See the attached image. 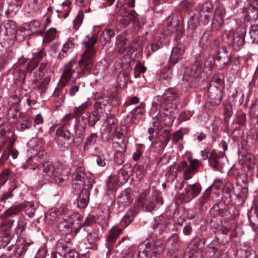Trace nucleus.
I'll return each instance as SVG.
<instances>
[{
  "label": "nucleus",
  "mask_w": 258,
  "mask_h": 258,
  "mask_svg": "<svg viewBox=\"0 0 258 258\" xmlns=\"http://www.w3.org/2000/svg\"><path fill=\"white\" fill-rule=\"evenodd\" d=\"M201 186L198 183L188 184L185 188L184 198L186 201L196 197L201 192Z\"/></svg>",
  "instance_id": "nucleus-16"
},
{
  "label": "nucleus",
  "mask_w": 258,
  "mask_h": 258,
  "mask_svg": "<svg viewBox=\"0 0 258 258\" xmlns=\"http://www.w3.org/2000/svg\"><path fill=\"white\" fill-rule=\"evenodd\" d=\"M212 85L210 86V90H211ZM217 92L215 93H213V92L209 91V97H210V102L213 105H218L220 104L222 100V97L220 93V91L219 89L216 90Z\"/></svg>",
  "instance_id": "nucleus-28"
},
{
  "label": "nucleus",
  "mask_w": 258,
  "mask_h": 258,
  "mask_svg": "<svg viewBox=\"0 0 258 258\" xmlns=\"http://www.w3.org/2000/svg\"><path fill=\"white\" fill-rule=\"evenodd\" d=\"M87 239L90 243L93 244L99 239L98 235L94 231L88 232Z\"/></svg>",
  "instance_id": "nucleus-51"
},
{
  "label": "nucleus",
  "mask_w": 258,
  "mask_h": 258,
  "mask_svg": "<svg viewBox=\"0 0 258 258\" xmlns=\"http://www.w3.org/2000/svg\"><path fill=\"white\" fill-rule=\"evenodd\" d=\"M121 229H114L110 230L107 238V241L110 245H112L116 240L118 236L122 232Z\"/></svg>",
  "instance_id": "nucleus-30"
},
{
  "label": "nucleus",
  "mask_w": 258,
  "mask_h": 258,
  "mask_svg": "<svg viewBox=\"0 0 258 258\" xmlns=\"http://www.w3.org/2000/svg\"><path fill=\"white\" fill-rule=\"evenodd\" d=\"M56 30L54 28H50L45 34V37L49 41H51L54 39L56 35Z\"/></svg>",
  "instance_id": "nucleus-52"
},
{
  "label": "nucleus",
  "mask_w": 258,
  "mask_h": 258,
  "mask_svg": "<svg viewBox=\"0 0 258 258\" xmlns=\"http://www.w3.org/2000/svg\"><path fill=\"white\" fill-rule=\"evenodd\" d=\"M88 103L87 102L82 104L78 107H76L74 109L73 114L74 116H77L82 114L88 107Z\"/></svg>",
  "instance_id": "nucleus-43"
},
{
  "label": "nucleus",
  "mask_w": 258,
  "mask_h": 258,
  "mask_svg": "<svg viewBox=\"0 0 258 258\" xmlns=\"http://www.w3.org/2000/svg\"><path fill=\"white\" fill-rule=\"evenodd\" d=\"M133 211H129V212L122 219V222H124L126 225L130 224L133 221L135 217V214Z\"/></svg>",
  "instance_id": "nucleus-48"
},
{
  "label": "nucleus",
  "mask_w": 258,
  "mask_h": 258,
  "mask_svg": "<svg viewBox=\"0 0 258 258\" xmlns=\"http://www.w3.org/2000/svg\"><path fill=\"white\" fill-rule=\"evenodd\" d=\"M110 99L107 96H100L97 98L94 104V108L98 109L102 113H106V110H110Z\"/></svg>",
  "instance_id": "nucleus-15"
},
{
  "label": "nucleus",
  "mask_w": 258,
  "mask_h": 258,
  "mask_svg": "<svg viewBox=\"0 0 258 258\" xmlns=\"http://www.w3.org/2000/svg\"><path fill=\"white\" fill-rule=\"evenodd\" d=\"M161 137L162 138L161 140V146L164 148L168 143L170 141V134L169 131L167 130H164L161 132L160 135Z\"/></svg>",
  "instance_id": "nucleus-37"
},
{
  "label": "nucleus",
  "mask_w": 258,
  "mask_h": 258,
  "mask_svg": "<svg viewBox=\"0 0 258 258\" xmlns=\"http://www.w3.org/2000/svg\"><path fill=\"white\" fill-rule=\"evenodd\" d=\"M32 125V121L30 120V117L26 115H23L22 117V122L20 124L19 127L20 130L24 131L26 129L30 128Z\"/></svg>",
  "instance_id": "nucleus-35"
},
{
  "label": "nucleus",
  "mask_w": 258,
  "mask_h": 258,
  "mask_svg": "<svg viewBox=\"0 0 258 258\" xmlns=\"http://www.w3.org/2000/svg\"><path fill=\"white\" fill-rule=\"evenodd\" d=\"M247 17L250 21L256 20L258 18V9L254 8H249L247 11Z\"/></svg>",
  "instance_id": "nucleus-39"
},
{
  "label": "nucleus",
  "mask_w": 258,
  "mask_h": 258,
  "mask_svg": "<svg viewBox=\"0 0 258 258\" xmlns=\"http://www.w3.org/2000/svg\"><path fill=\"white\" fill-rule=\"evenodd\" d=\"M5 27V34L6 36H11V38L15 37L17 32V25L16 23L11 20L6 21L4 23Z\"/></svg>",
  "instance_id": "nucleus-24"
},
{
  "label": "nucleus",
  "mask_w": 258,
  "mask_h": 258,
  "mask_svg": "<svg viewBox=\"0 0 258 258\" xmlns=\"http://www.w3.org/2000/svg\"><path fill=\"white\" fill-rule=\"evenodd\" d=\"M88 40L85 41L86 50L79 61L78 71L73 69V61H70L64 67L63 73L61 75V79L66 83L71 79L73 81L80 77L81 74H84L86 71H89L93 66V57L95 54L94 45L96 42V38L95 36H87Z\"/></svg>",
  "instance_id": "nucleus-1"
},
{
  "label": "nucleus",
  "mask_w": 258,
  "mask_h": 258,
  "mask_svg": "<svg viewBox=\"0 0 258 258\" xmlns=\"http://www.w3.org/2000/svg\"><path fill=\"white\" fill-rule=\"evenodd\" d=\"M40 27V23L37 20L31 21L29 25V29L32 33L37 32L39 31Z\"/></svg>",
  "instance_id": "nucleus-47"
},
{
  "label": "nucleus",
  "mask_w": 258,
  "mask_h": 258,
  "mask_svg": "<svg viewBox=\"0 0 258 258\" xmlns=\"http://www.w3.org/2000/svg\"><path fill=\"white\" fill-rule=\"evenodd\" d=\"M246 29L239 26L235 30L225 31L222 35L223 40L231 45L235 50H238L244 43Z\"/></svg>",
  "instance_id": "nucleus-6"
},
{
  "label": "nucleus",
  "mask_w": 258,
  "mask_h": 258,
  "mask_svg": "<svg viewBox=\"0 0 258 258\" xmlns=\"http://www.w3.org/2000/svg\"><path fill=\"white\" fill-rule=\"evenodd\" d=\"M202 72V63L196 61L192 66L186 70L184 73V79L187 81H192L200 77Z\"/></svg>",
  "instance_id": "nucleus-12"
},
{
  "label": "nucleus",
  "mask_w": 258,
  "mask_h": 258,
  "mask_svg": "<svg viewBox=\"0 0 258 258\" xmlns=\"http://www.w3.org/2000/svg\"><path fill=\"white\" fill-rule=\"evenodd\" d=\"M185 48L183 46L180 45L174 48L171 51L170 61L173 63H176L182 57Z\"/></svg>",
  "instance_id": "nucleus-25"
},
{
  "label": "nucleus",
  "mask_w": 258,
  "mask_h": 258,
  "mask_svg": "<svg viewBox=\"0 0 258 258\" xmlns=\"http://www.w3.org/2000/svg\"><path fill=\"white\" fill-rule=\"evenodd\" d=\"M75 47V44L74 42V39L70 38L63 44L61 51L59 53L58 57L61 58L68 56L74 51Z\"/></svg>",
  "instance_id": "nucleus-20"
},
{
  "label": "nucleus",
  "mask_w": 258,
  "mask_h": 258,
  "mask_svg": "<svg viewBox=\"0 0 258 258\" xmlns=\"http://www.w3.org/2000/svg\"><path fill=\"white\" fill-rule=\"evenodd\" d=\"M14 79L17 83L23 82L25 79L26 71L21 68H17L14 72Z\"/></svg>",
  "instance_id": "nucleus-31"
},
{
  "label": "nucleus",
  "mask_w": 258,
  "mask_h": 258,
  "mask_svg": "<svg viewBox=\"0 0 258 258\" xmlns=\"http://www.w3.org/2000/svg\"><path fill=\"white\" fill-rule=\"evenodd\" d=\"M143 246H145L146 249L139 252V258H157L165 250V246L159 239H147L140 245Z\"/></svg>",
  "instance_id": "nucleus-5"
},
{
  "label": "nucleus",
  "mask_w": 258,
  "mask_h": 258,
  "mask_svg": "<svg viewBox=\"0 0 258 258\" xmlns=\"http://www.w3.org/2000/svg\"><path fill=\"white\" fill-rule=\"evenodd\" d=\"M181 10L187 11L190 10L192 7V4L187 0L182 1L179 5Z\"/></svg>",
  "instance_id": "nucleus-57"
},
{
  "label": "nucleus",
  "mask_w": 258,
  "mask_h": 258,
  "mask_svg": "<svg viewBox=\"0 0 258 258\" xmlns=\"http://www.w3.org/2000/svg\"><path fill=\"white\" fill-rule=\"evenodd\" d=\"M230 53L225 48H222L214 59L216 66L220 68H224L230 60Z\"/></svg>",
  "instance_id": "nucleus-13"
},
{
  "label": "nucleus",
  "mask_w": 258,
  "mask_h": 258,
  "mask_svg": "<svg viewBox=\"0 0 258 258\" xmlns=\"http://www.w3.org/2000/svg\"><path fill=\"white\" fill-rule=\"evenodd\" d=\"M239 159L242 162L249 165L254 164L255 163V157L250 154H239Z\"/></svg>",
  "instance_id": "nucleus-32"
},
{
  "label": "nucleus",
  "mask_w": 258,
  "mask_h": 258,
  "mask_svg": "<svg viewBox=\"0 0 258 258\" xmlns=\"http://www.w3.org/2000/svg\"><path fill=\"white\" fill-rule=\"evenodd\" d=\"M98 139V136L96 133H92L87 139L86 145H94Z\"/></svg>",
  "instance_id": "nucleus-54"
},
{
  "label": "nucleus",
  "mask_w": 258,
  "mask_h": 258,
  "mask_svg": "<svg viewBox=\"0 0 258 258\" xmlns=\"http://www.w3.org/2000/svg\"><path fill=\"white\" fill-rule=\"evenodd\" d=\"M204 244V242L200 238H194L188 246V250L186 251L185 255L188 256L189 258L203 256L202 253Z\"/></svg>",
  "instance_id": "nucleus-10"
},
{
  "label": "nucleus",
  "mask_w": 258,
  "mask_h": 258,
  "mask_svg": "<svg viewBox=\"0 0 258 258\" xmlns=\"http://www.w3.org/2000/svg\"><path fill=\"white\" fill-rule=\"evenodd\" d=\"M41 154L39 153L37 155L30 157L27 161L28 168L33 170H37L38 172L41 171V166L39 161V157Z\"/></svg>",
  "instance_id": "nucleus-21"
},
{
  "label": "nucleus",
  "mask_w": 258,
  "mask_h": 258,
  "mask_svg": "<svg viewBox=\"0 0 258 258\" xmlns=\"http://www.w3.org/2000/svg\"><path fill=\"white\" fill-rule=\"evenodd\" d=\"M11 174V171L9 168H6L0 174V182L4 184L8 179Z\"/></svg>",
  "instance_id": "nucleus-44"
},
{
  "label": "nucleus",
  "mask_w": 258,
  "mask_h": 258,
  "mask_svg": "<svg viewBox=\"0 0 258 258\" xmlns=\"http://www.w3.org/2000/svg\"><path fill=\"white\" fill-rule=\"evenodd\" d=\"M104 62H105V61L104 62L100 61L96 65L95 69L98 71V74H103L107 70V67L105 66Z\"/></svg>",
  "instance_id": "nucleus-58"
},
{
  "label": "nucleus",
  "mask_w": 258,
  "mask_h": 258,
  "mask_svg": "<svg viewBox=\"0 0 258 258\" xmlns=\"http://www.w3.org/2000/svg\"><path fill=\"white\" fill-rule=\"evenodd\" d=\"M103 113L99 111L98 109L94 108V110L88 116V121L89 125L94 126L96 122L100 119V116Z\"/></svg>",
  "instance_id": "nucleus-29"
},
{
  "label": "nucleus",
  "mask_w": 258,
  "mask_h": 258,
  "mask_svg": "<svg viewBox=\"0 0 258 258\" xmlns=\"http://www.w3.org/2000/svg\"><path fill=\"white\" fill-rule=\"evenodd\" d=\"M210 38V34L208 33H204L201 37L200 40V44L203 46H204L208 44V41Z\"/></svg>",
  "instance_id": "nucleus-61"
},
{
  "label": "nucleus",
  "mask_w": 258,
  "mask_h": 258,
  "mask_svg": "<svg viewBox=\"0 0 258 258\" xmlns=\"http://www.w3.org/2000/svg\"><path fill=\"white\" fill-rule=\"evenodd\" d=\"M116 45V49L120 53H123L125 51H134L137 49L136 47L130 43L125 34L120 35L117 37Z\"/></svg>",
  "instance_id": "nucleus-11"
},
{
  "label": "nucleus",
  "mask_w": 258,
  "mask_h": 258,
  "mask_svg": "<svg viewBox=\"0 0 258 258\" xmlns=\"http://www.w3.org/2000/svg\"><path fill=\"white\" fill-rule=\"evenodd\" d=\"M133 169L131 165L125 164L118 171L117 175L110 177L106 182L107 189L112 190L114 183L122 185L126 183L130 176L133 174Z\"/></svg>",
  "instance_id": "nucleus-8"
},
{
  "label": "nucleus",
  "mask_w": 258,
  "mask_h": 258,
  "mask_svg": "<svg viewBox=\"0 0 258 258\" xmlns=\"http://www.w3.org/2000/svg\"><path fill=\"white\" fill-rule=\"evenodd\" d=\"M84 117L77 118V123L76 125V130L77 131H80L82 132H84L86 131L87 127V124L85 122H83L80 120H83Z\"/></svg>",
  "instance_id": "nucleus-49"
},
{
  "label": "nucleus",
  "mask_w": 258,
  "mask_h": 258,
  "mask_svg": "<svg viewBox=\"0 0 258 258\" xmlns=\"http://www.w3.org/2000/svg\"><path fill=\"white\" fill-rule=\"evenodd\" d=\"M8 115L10 117L13 119H17L21 115L19 111V106L17 104H14L8 110Z\"/></svg>",
  "instance_id": "nucleus-34"
},
{
  "label": "nucleus",
  "mask_w": 258,
  "mask_h": 258,
  "mask_svg": "<svg viewBox=\"0 0 258 258\" xmlns=\"http://www.w3.org/2000/svg\"><path fill=\"white\" fill-rule=\"evenodd\" d=\"M195 172H196L192 169V168H190L189 166L187 167V168L185 169L183 175L184 179L188 180L190 179Z\"/></svg>",
  "instance_id": "nucleus-55"
},
{
  "label": "nucleus",
  "mask_w": 258,
  "mask_h": 258,
  "mask_svg": "<svg viewBox=\"0 0 258 258\" xmlns=\"http://www.w3.org/2000/svg\"><path fill=\"white\" fill-rule=\"evenodd\" d=\"M38 173L39 178L48 179L51 178L54 179L58 184H62L66 181L69 177L70 172L69 168L60 165L55 167L53 164L46 161L41 166V171Z\"/></svg>",
  "instance_id": "nucleus-3"
},
{
  "label": "nucleus",
  "mask_w": 258,
  "mask_h": 258,
  "mask_svg": "<svg viewBox=\"0 0 258 258\" xmlns=\"http://www.w3.org/2000/svg\"><path fill=\"white\" fill-rule=\"evenodd\" d=\"M78 162L76 160L73 162V166L76 168V173L74 175L73 186L75 190H81L77 205L79 209H84L88 203V189L92 187L93 181L91 178H86L82 162Z\"/></svg>",
  "instance_id": "nucleus-2"
},
{
  "label": "nucleus",
  "mask_w": 258,
  "mask_h": 258,
  "mask_svg": "<svg viewBox=\"0 0 258 258\" xmlns=\"http://www.w3.org/2000/svg\"><path fill=\"white\" fill-rule=\"evenodd\" d=\"M56 248L58 250H67L68 248V243L65 240L60 239L57 242Z\"/></svg>",
  "instance_id": "nucleus-53"
},
{
  "label": "nucleus",
  "mask_w": 258,
  "mask_h": 258,
  "mask_svg": "<svg viewBox=\"0 0 258 258\" xmlns=\"http://www.w3.org/2000/svg\"><path fill=\"white\" fill-rule=\"evenodd\" d=\"M117 122V119L113 115L107 117L101 128V139L102 141L108 142L115 138H121L122 135L116 132Z\"/></svg>",
  "instance_id": "nucleus-7"
},
{
  "label": "nucleus",
  "mask_w": 258,
  "mask_h": 258,
  "mask_svg": "<svg viewBox=\"0 0 258 258\" xmlns=\"http://www.w3.org/2000/svg\"><path fill=\"white\" fill-rule=\"evenodd\" d=\"M125 5H127L131 8L134 7L135 6V0H118L116 7L122 8Z\"/></svg>",
  "instance_id": "nucleus-46"
},
{
  "label": "nucleus",
  "mask_w": 258,
  "mask_h": 258,
  "mask_svg": "<svg viewBox=\"0 0 258 258\" xmlns=\"http://www.w3.org/2000/svg\"><path fill=\"white\" fill-rule=\"evenodd\" d=\"M224 81L222 75H216L213 76L212 80V85L215 87L217 89L223 86Z\"/></svg>",
  "instance_id": "nucleus-38"
},
{
  "label": "nucleus",
  "mask_w": 258,
  "mask_h": 258,
  "mask_svg": "<svg viewBox=\"0 0 258 258\" xmlns=\"http://www.w3.org/2000/svg\"><path fill=\"white\" fill-rule=\"evenodd\" d=\"M83 14L79 13L74 21V26L75 29L77 30L79 28L80 26L83 22Z\"/></svg>",
  "instance_id": "nucleus-56"
},
{
  "label": "nucleus",
  "mask_w": 258,
  "mask_h": 258,
  "mask_svg": "<svg viewBox=\"0 0 258 258\" xmlns=\"http://www.w3.org/2000/svg\"><path fill=\"white\" fill-rule=\"evenodd\" d=\"M117 202L120 205V208H125V206L129 203L126 196L118 197Z\"/></svg>",
  "instance_id": "nucleus-60"
},
{
  "label": "nucleus",
  "mask_w": 258,
  "mask_h": 258,
  "mask_svg": "<svg viewBox=\"0 0 258 258\" xmlns=\"http://www.w3.org/2000/svg\"><path fill=\"white\" fill-rule=\"evenodd\" d=\"M230 232V230L229 228L223 227L221 228L219 231L220 234L222 235H219L218 237V239L219 242L221 243L222 244H225L228 243L232 237V235L230 233L228 235V233Z\"/></svg>",
  "instance_id": "nucleus-27"
},
{
  "label": "nucleus",
  "mask_w": 258,
  "mask_h": 258,
  "mask_svg": "<svg viewBox=\"0 0 258 258\" xmlns=\"http://www.w3.org/2000/svg\"><path fill=\"white\" fill-rule=\"evenodd\" d=\"M96 222L95 217L93 215H89L85 220L83 223V225L84 226H88L92 225L93 223Z\"/></svg>",
  "instance_id": "nucleus-63"
},
{
  "label": "nucleus",
  "mask_w": 258,
  "mask_h": 258,
  "mask_svg": "<svg viewBox=\"0 0 258 258\" xmlns=\"http://www.w3.org/2000/svg\"><path fill=\"white\" fill-rule=\"evenodd\" d=\"M213 10V5L210 2L205 3L200 11V15L201 20L203 23H208L210 19V14L212 13Z\"/></svg>",
  "instance_id": "nucleus-18"
},
{
  "label": "nucleus",
  "mask_w": 258,
  "mask_h": 258,
  "mask_svg": "<svg viewBox=\"0 0 258 258\" xmlns=\"http://www.w3.org/2000/svg\"><path fill=\"white\" fill-rule=\"evenodd\" d=\"M9 5V10L15 11V8L21 7L23 0H7Z\"/></svg>",
  "instance_id": "nucleus-41"
},
{
  "label": "nucleus",
  "mask_w": 258,
  "mask_h": 258,
  "mask_svg": "<svg viewBox=\"0 0 258 258\" xmlns=\"http://www.w3.org/2000/svg\"><path fill=\"white\" fill-rule=\"evenodd\" d=\"M179 99V95L177 93L172 90H167L163 95V99L167 103H175Z\"/></svg>",
  "instance_id": "nucleus-26"
},
{
  "label": "nucleus",
  "mask_w": 258,
  "mask_h": 258,
  "mask_svg": "<svg viewBox=\"0 0 258 258\" xmlns=\"http://www.w3.org/2000/svg\"><path fill=\"white\" fill-rule=\"evenodd\" d=\"M187 24L189 28L192 29L196 28L199 24L198 16L192 13L190 14Z\"/></svg>",
  "instance_id": "nucleus-36"
},
{
  "label": "nucleus",
  "mask_w": 258,
  "mask_h": 258,
  "mask_svg": "<svg viewBox=\"0 0 258 258\" xmlns=\"http://www.w3.org/2000/svg\"><path fill=\"white\" fill-rule=\"evenodd\" d=\"M226 11L222 6L217 7L212 15L210 28L212 31L220 30L223 27Z\"/></svg>",
  "instance_id": "nucleus-9"
},
{
  "label": "nucleus",
  "mask_w": 258,
  "mask_h": 258,
  "mask_svg": "<svg viewBox=\"0 0 258 258\" xmlns=\"http://www.w3.org/2000/svg\"><path fill=\"white\" fill-rule=\"evenodd\" d=\"M43 0H29V6L34 11H37L40 8Z\"/></svg>",
  "instance_id": "nucleus-40"
},
{
  "label": "nucleus",
  "mask_w": 258,
  "mask_h": 258,
  "mask_svg": "<svg viewBox=\"0 0 258 258\" xmlns=\"http://www.w3.org/2000/svg\"><path fill=\"white\" fill-rule=\"evenodd\" d=\"M56 134L58 136V140L62 145L70 143L72 135L69 131L59 129L57 131Z\"/></svg>",
  "instance_id": "nucleus-23"
},
{
  "label": "nucleus",
  "mask_w": 258,
  "mask_h": 258,
  "mask_svg": "<svg viewBox=\"0 0 258 258\" xmlns=\"http://www.w3.org/2000/svg\"><path fill=\"white\" fill-rule=\"evenodd\" d=\"M110 99V106H116L120 103V100L116 94L111 95Z\"/></svg>",
  "instance_id": "nucleus-62"
},
{
  "label": "nucleus",
  "mask_w": 258,
  "mask_h": 258,
  "mask_svg": "<svg viewBox=\"0 0 258 258\" xmlns=\"http://www.w3.org/2000/svg\"><path fill=\"white\" fill-rule=\"evenodd\" d=\"M45 55V53L43 50H40L37 53L33 54V57L24 67L27 69V71H33L37 67L39 62L42 59Z\"/></svg>",
  "instance_id": "nucleus-19"
},
{
  "label": "nucleus",
  "mask_w": 258,
  "mask_h": 258,
  "mask_svg": "<svg viewBox=\"0 0 258 258\" xmlns=\"http://www.w3.org/2000/svg\"><path fill=\"white\" fill-rule=\"evenodd\" d=\"M247 215L250 222L258 223V211H249Z\"/></svg>",
  "instance_id": "nucleus-50"
},
{
  "label": "nucleus",
  "mask_w": 258,
  "mask_h": 258,
  "mask_svg": "<svg viewBox=\"0 0 258 258\" xmlns=\"http://www.w3.org/2000/svg\"><path fill=\"white\" fill-rule=\"evenodd\" d=\"M249 34L252 43L258 42V25H252L249 29Z\"/></svg>",
  "instance_id": "nucleus-33"
},
{
  "label": "nucleus",
  "mask_w": 258,
  "mask_h": 258,
  "mask_svg": "<svg viewBox=\"0 0 258 258\" xmlns=\"http://www.w3.org/2000/svg\"><path fill=\"white\" fill-rule=\"evenodd\" d=\"M56 216V211H47L45 213V217L47 220L53 221L55 219Z\"/></svg>",
  "instance_id": "nucleus-59"
},
{
  "label": "nucleus",
  "mask_w": 258,
  "mask_h": 258,
  "mask_svg": "<svg viewBox=\"0 0 258 258\" xmlns=\"http://www.w3.org/2000/svg\"><path fill=\"white\" fill-rule=\"evenodd\" d=\"M167 21V28L163 32L160 31L154 36V40L152 44L151 48L153 51H156L163 46L162 41V37L170 35L173 32H175L177 37H180L183 33V26L179 22L176 17L173 18L169 17Z\"/></svg>",
  "instance_id": "nucleus-4"
},
{
  "label": "nucleus",
  "mask_w": 258,
  "mask_h": 258,
  "mask_svg": "<svg viewBox=\"0 0 258 258\" xmlns=\"http://www.w3.org/2000/svg\"><path fill=\"white\" fill-rule=\"evenodd\" d=\"M82 219V217L77 212H74L70 215L69 219V222L72 224L77 223L79 224L80 222Z\"/></svg>",
  "instance_id": "nucleus-42"
},
{
  "label": "nucleus",
  "mask_w": 258,
  "mask_h": 258,
  "mask_svg": "<svg viewBox=\"0 0 258 258\" xmlns=\"http://www.w3.org/2000/svg\"><path fill=\"white\" fill-rule=\"evenodd\" d=\"M121 11H123V15L119 20V23L121 27H126L131 21L135 23H138L137 14L134 11H127L125 8H122Z\"/></svg>",
  "instance_id": "nucleus-14"
},
{
  "label": "nucleus",
  "mask_w": 258,
  "mask_h": 258,
  "mask_svg": "<svg viewBox=\"0 0 258 258\" xmlns=\"http://www.w3.org/2000/svg\"><path fill=\"white\" fill-rule=\"evenodd\" d=\"M200 164L201 162L199 160L197 159H191L190 160V164L188 166L196 172L197 168Z\"/></svg>",
  "instance_id": "nucleus-64"
},
{
  "label": "nucleus",
  "mask_w": 258,
  "mask_h": 258,
  "mask_svg": "<svg viewBox=\"0 0 258 258\" xmlns=\"http://www.w3.org/2000/svg\"><path fill=\"white\" fill-rule=\"evenodd\" d=\"M145 113V110L141 106H139L135 108L131 113V115H127V117L131 118V121L134 123H137L142 118Z\"/></svg>",
  "instance_id": "nucleus-22"
},
{
  "label": "nucleus",
  "mask_w": 258,
  "mask_h": 258,
  "mask_svg": "<svg viewBox=\"0 0 258 258\" xmlns=\"http://www.w3.org/2000/svg\"><path fill=\"white\" fill-rule=\"evenodd\" d=\"M224 154L222 153L221 155H217L214 151H213L210 154L209 158V164L215 170L221 171L223 168V164L221 161V157H223Z\"/></svg>",
  "instance_id": "nucleus-17"
},
{
  "label": "nucleus",
  "mask_w": 258,
  "mask_h": 258,
  "mask_svg": "<svg viewBox=\"0 0 258 258\" xmlns=\"http://www.w3.org/2000/svg\"><path fill=\"white\" fill-rule=\"evenodd\" d=\"M211 194V187H209L204 192L203 196L200 198L199 200V204L201 206L204 205L206 203L209 199Z\"/></svg>",
  "instance_id": "nucleus-45"
}]
</instances>
